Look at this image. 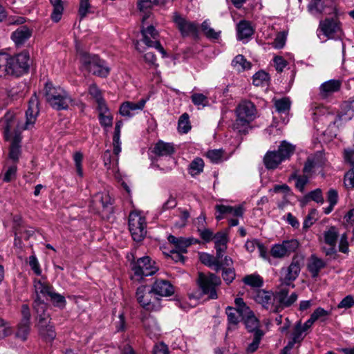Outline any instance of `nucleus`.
<instances>
[{
	"instance_id": "obj_1",
	"label": "nucleus",
	"mask_w": 354,
	"mask_h": 354,
	"mask_svg": "<svg viewBox=\"0 0 354 354\" xmlns=\"http://www.w3.org/2000/svg\"><path fill=\"white\" fill-rule=\"evenodd\" d=\"M44 97L50 106L57 110H66L73 102L71 95L63 88L46 82L44 87Z\"/></svg>"
},
{
	"instance_id": "obj_2",
	"label": "nucleus",
	"mask_w": 354,
	"mask_h": 354,
	"mask_svg": "<svg viewBox=\"0 0 354 354\" xmlns=\"http://www.w3.org/2000/svg\"><path fill=\"white\" fill-rule=\"evenodd\" d=\"M257 109L250 101L241 102L236 109V118L232 127L240 133H248L250 123L256 118Z\"/></svg>"
},
{
	"instance_id": "obj_3",
	"label": "nucleus",
	"mask_w": 354,
	"mask_h": 354,
	"mask_svg": "<svg viewBox=\"0 0 354 354\" xmlns=\"http://www.w3.org/2000/svg\"><path fill=\"white\" fill-rule=\"evenodd\" d=\"M7 55L5 66L6 75L19 77L28 73L30 66V57L27 52L20 53L13 57L6 53Z\"/></svg>"
},
{
	"instance_id": "obj_4",
	"label": "nucleus",
	"mask_w": 354,
	"mask_h": 354,
	"mask_svg": "<svg viewBox=\"0 0 354 354\" xmlns=\"http://www.w3.org/2000/svg\"><path fill=\"white\" fill-rule=\"evenodd\" d=\"M295 147L283 140L277 151H268L263 158L265 167L268 169H276L283 161L288 159L294 153Z\"/></svg>"
},
{
	"instance_id": "obj_5",
	"label": "nucleus",
	"mask_w": 354,
	"mask_h": 354,
	"mask_svg": "<svg viewBox=\"0 0 354 354\" xmlns=\"http://www.w3.org/2000/svg\"><path fill=\"white\" fill-rule=\"evenodd\" d=\"M131 268L134 279L138 281H141L145 277L152 276L158 270L156 262L148 256L133 259L131 262Z\"/></svg>"
},
{
	"instance_id": "obj_6",
	"label": "nucleus",
	"mask_w": 354,
	"mask_h": 354,
	"mask_svg": "<svg viewBox=\"0 0 354 354\" xmlns=\"http://www.w3.org/2000/svg\"><path fill=\"white\" fill-rule=\"evenodd\" d=\"M80 60L85 68L95 75L106 77L109 74L110 69L105 62L96 55L82 53Z\"/></svg>"
},
{
	"instance_id": "obj_7",
	"label": "nucleus",
	"mask_w": 354,
	"mask_h": 354,
	"mask_svg": "<svg viewBox=\"0 0 354 354\" xmlns=\"http://www.w3.org/2000/svg\"><path fill=\"white\" fill-rule=\"evenodd\" d=\"M145 218L138 212H132L129 216V229L134 241H141L147 234Z\"/></svg>"
},
{
	"instance_id": "obj_8",
	"label": "nucleus",
	"mask_w": 354,
	"mask_h": 354,
	"mask_svg": "<svg viewBox=\"0 0 354 354\" xmlns=\"http://www.w3.org/2000/svg\"><path fill=\"white\" fill-rule=\"evenodd\" d=\"M317 32H322L326 39H341L342 30L341 23L337 17L326 18L320 21Z\"/></svg>"
},
{
	"instance_id": "obj_9",
	"label": "nucleus",
	"mask_w": 354,
	"mask_h": 354,
	"mask_svg": "<svg viewBox=\"0 0 354 354\" xmlns=\"http://www.w3.org/2000/svg\"><path fill=\"white\" fill-rule=\"evenodd\" d=\"M175 152V148L172 143L165 142L162 140L158 141L153 149L152 153L155 154L156 160L159 161L162 158H165L167 161V165L164 170L166 171L171 170L176 165V160L173 157Z\"/></svg>"
},
{
	"instance_id": "obj_10",
	"label": "nucleus",
	"mask_w": 354,
	"mask_h": 354,
	"mask_svg": "<svg viewBox=\"0 0 354 354\" xmlns=\"http://www.w3.org/2000/svg\"><path fill=\"white\" fill-rule=\"evenodd\" d=\"M221 283L219 277L213 273L204 274L200 273L198 277V283L203 295H207L209 299H214L217 298L216 287Z\"/></svg>"
},
{
	"instance_id": "obj_11",
	"label": "nucleus",
	"mask_w": 354,
	"mask_h": 354,
	"mask_svg": "<svg viewBox=\"0 0 354 354\" xmlns=\"http://www.w3.org/2000/svg\"><path fill=\"white\" fill-rule=\"evenodd\" d=\"M299 245L300 244L297 239H291L284 240L281 243L273 245L270 250V254L274 258L281 259L295 252Z\"/></svg>"
},
{
	"instance_id": "obj_12",
	"label": "nucleus",
	"mask_w": 354,
	"mask_h": 354,
	"mask_svg": "<svg viewBox=\"0 0 354 354\" xmlns=\"http://www.w3.org/2000/svg\"><path fill=\"white\" fill-rule=\"evenodd\" d=\"M141 33L142 40L147 47L154 48L162 55V57L167 55L166 51L158 40L159 33L153 26L151 25L147 28L142 27Z\"/></svg>"
},
{
	"instance_id": "obj_13",
	"label": "nucleus",
	"mask_w": 354,
	"mask_h": 354,
	"mask_svg": "<svg viewBox=\"0 0 354 354\" xmlns=\"http://www.w3.org/2000/svg\"><path fill=\"white\" fill-rule=\"evenodd\" d=\"M173 21L183 37L189 35L194 37L198 35V28L194 22L187 21L178 12L174 13Z\"/></svg>"
},
{
	"instance_id": "obj_14",
	"label": "nucleus",
	"mask_w": 354,
	"mask_h": 354,
	"mask_svg": "<svg viewBox=\"0 0 354 354\" xmlns=\"http://www.w3.org/2000/svg\"><path fill=\"white\" fill-rule=\"evenodd\" d=\"M288 291L282 289L275 293V307L274 313H278L282 311L285 308L290 306L297 299V295L295 292L288 296Z\"/></svg>"
},
{
	"instance_id": "obj_15",
	"label": "nucleus",
	"mask_w": 354,
	"mask_h": 354,
	"mask_svg": "<svg viewBox=\"0 0 354 354\" xmlns=\"http://www.w3.org/2000/svg\"><path fill=\"white\" fill-rule=\"evenodd\" d=\"M92 205L95 207L96 212H98L100 207L103 211L107 213H112L113 207L112 206V199L106 192L97 193L92 198Z\"/></svg>"
},
{
	"instance_id": "obj_16",
	"label": "nucleus",
	"mask_w": 354,
	"mask_h": 354,
	"mask_svg": "<svg viewBox=\"0 0 354 354\" xmlns=\"http://www.w3.org/2000/svg\"><path fill=\"white\" fill-rule=\"evenodd\" d=\"M169 243L174 245L175 247L174 250L180 251L181 252L187 253V248L193 244L199 243V241L193 237H176L173 235H169L167 238Z\"/></svg>"
},
{
	"instance_id": "obj_17",
	"label": "nucleus",
	"mask_w": 354,
	"mask_h": 354,
	"mask_svg": "<svg viewBox=\"0 0 354 354\" xmlns=\"http://www.w3.org/2000/svg\"><path fill=\"white\" fill-rule=\"evenodd\" d=\"M147 102V100L145 99H141L137 102H125L122 103L120 107V113L122 116H127L131 118L136 113L142 111Z\"/></svg>"
},
{
	"instance_id": "obj_18",
	"label": "nucleus",
	"mask_w": 354,
	"mask_h": 354,
	"mask_svg": "<svg viewBox=\"0 0 354 354\" xmlns=\"http://www.w3.org/2000/svg\"><path fill=\"white\" fill-rule=\"evenodd\" d=\"M256 301L264 308L274 313L275 307V294L264 290H259L256 297Z\"/></svg>"
},
{
	"instance_id": "obj_19",
	"label": "nucleus",
	"mask_w": 354,
	"mask_h": 354,
	"mask_svg": "<svg viewBox=\"0 0 354 354\" xmlns=\"http://www.w3.org/2000/svg\"><path fill=\"white\" fill-rule=\"evenodd\" d=\"M50 319L44 320L43 318H41L40 322H38L36 325L39 335L46 342H52L56 337L54 326L50 324Z\"/></svg>"
},
{
	"instance_id": "obj_20",
	"label": "nucleus",
	"mask_w": 354,
	"mask_h": 354,
	"mask_svg": "<svg viewBox=\"0 0 354 354\" xmlns=\"http://www.w3.org/2000/svg\"><path fill=\"white\" fill-rule=\"evenodd\" d=\"M154 295L161 297H169L174 293L173 285L167 280L156 279L152 285Z\"/></svg>"
},
{
	"instance_id": "obj_21",
	"label": "nucleus",
	"mask_w": 354,
	"mask_h": 354,
	"mask_svg": "<svg viewBox=\"0 0 354 354\" xmlns=\"http://www.w3.org/2000/svg\"><path fill=\"white\" fill-rule=\"evenodd\" d=\"M39 102L36 94H34L28 102V107L26 111V129L29 127V125H32L35 121L37 116L39 113Z\"/></svg>"
},
{
	"instance_id": "obj_22",
	"label": "nucleus",
	"mask_w": 354,
	"mask_h": 354,
	"mask_svg": "<svg viewBox=\"0 0 354 354\" xmlns=\"http://www.w3.org/2000/svg\"><path fill=\"white\" fill-rule=\"evenodd\" d=\"M154 295L152 288L149 289L147 286H140L136 290V299L138 302L145 308H149Z\"/></svg>"
},
{
	"instance_id": "obj_23",
	"label": "nucleus",
	"mask_w": 354,
	"mask_h": 354,
	"mask_svg": "<svg viewBox=\"0 0 354 354\" xmlns=\"http://www.w3.org/2000/svg\"><path fill=\"white\" fill-rule=\"evenodd\" d=\"M236 32L237 39L245 43L248 42L249 38L254 34V30L252 27L250 22L241 20L236 26Z\"/></svg>"
},
{
	"instance_id": "obj_24",
	"label": "nucleus",
	"mask_w": 354,
	"mask_h": 354,
	"mask_svg": "<svg viewBox=\"0 0 354 354\" xmlns=\"http://www.w3.org/2000/svg\"><path fill=\"white\" fill-rule=\"evenodd\" d=\"M342 86V82L338 80H330L322 83L319 87V94L322 98H327L328 96L338 91Z\"/></svg>"
},
{
	"instance_id": "obj_25",
	"label": "nucleus",
	"mask_w": 354,
	"mask_h": 354,
	"mask_svg": "<svg viewBox=\"0 0 354 354\" xmlns=\"http://www.w3.org/2000/svg\"><path fill=\"white\" fill-rule=\"evenodd\" d=\"M142 322L147 334L150 337H155L160 335V327L156 319L153 317L151 315L145 316L142 318Z\"/></svg>"
},
{
	"instance_id": "obj_26",
	"label": "nucleus",
	"mask_w": 354,
	"mask_h": 354,
	"mask_svg": "<svg viewBox=\"0 0 354 354\" xmlns=\"http://www.w3.org/2000/svg\"><path fill=\"white\" fill-rule=\"evenodd\" d=\"M215 249L218 257H223L228 242V231L218 232L214 234Z\"/></svg>"
},
{
	"instance_id": "obj_27",
	"label": "nucleus",
	"mask_w": 354,
	"mask_h": 354,
	"mask_svg": "<svg viewBox=\"0 0 354 354\" xmlns=\"http://www.w3.org/2000/svg\"><path fill=\"white\" fill-rule=\"evenodd\" d=\"M301 271V263L297 257H294L291 263L286 270L284 281L288 283L295 281Z\"/></svg>"
},
{
	"instance_id": "obj_28",
	"label": "nucleus",
	"mask_w": 354,
	"mask_h": 354,
	"mask_svg": "<svg viewBox=\"0 0 354 354\" xmlns=\"http://www.w3.org/2000/svg\"><path fill=\"white\" fill-rule=\"evenodd\" d=\"M221 258V257H218V253H216L215 257L205 252L201 253L199 255V259L201 262L203 264L211 268L216 272L221 270V264L220 263Z\"/></svg>"
},
{
	"instance_id": "obj_29",
	"label": "nucleus",
	"mask_w": 354,
	"mask_h": 354,
	"mask_svg": "<svg viewBox=\"0 0 354 354\" xmlns=\"http://www.w3.org/2000/svg\"><path fill=\"white\" fill-rule=\"evenodd\" d=\"M31 30L26 26L18 28L11 35V39L19 46L24 44L31 36Z\"/></svg>"
},
{
	"instance_id": "obj_30",
	"label": "nucleus",
	"mask_w": 354,
	"mask_h": 354,
	"mask_svg": "<svg viewBox=\"0 0 354 354\" xmlns=\"http://www.w3.org/2000/svg\"><path fill=\"white\" fill-rule=\"evenodd\" d=\"M326 263L320 258L315 255H311L307 265V268L313 278H317L319 276V272L322 269L324 268Z\"/></svg>"
},
{
	"instance_id": "obj_31",
	"label": "nucleus",
	"mask_w": 354,
	"mask_h": 354,
	"mask_svg": "<svg viewBox=\"0 0 354 354\" xmlns=\"http://www.w3.org/2000/svg\"><path fill=\"white\" fill-rule=\"evenodd\" d=\"M21 137L20 133H16L11 142L8 157L15 164L17 163L20 158Z\"/></svg>"
},
{
	"instance_id": "obj_32",
	"label": "nucleus",
	"mask_w": 354,
	"mask_h": 354,
	"mask_svg": "<svg viewBox=\"0 0 354 354\" xmlns=\"http://www.w3.org/2000/svg\"><path fill=\"white\" fill-rule=\"evenodd\" d=\"M342 109L346 110V113L344 114H337L335 116V119L333 122H330V124H333V125L337 124L339 126V122L342 120L344 119L348 120L352 118L354 113V99L344 102L342 104Z\"/></svg>"
},
{
	"instance_id": "obj_33",
	"label": "nucleus",
	"mask_w": 354,
	"mask_h": 354,
	"mask_svg": "<svg viewBox=\"0 0 354 354\" xmlns=\"http://www.w3.org/2000/svg\"><path fill=\"white\" fill-rule=\"evenodd\" d=\"M225 313L227 317L228 330L234 328L241 320L243 319L244 315L241 314L233 307L227 306L225 309Z\"/></svg>"
},
{
	"instance_id": "obj_34",
	"label": "nucleus",
	"mask_w": 354,
	"mask_h": 354,
	"mask_svg": "<svg viewBox=\"0 0 354 354\" xmlns=\"http://www.w3.org/2000/svg\"><path fill=\"white\" fill-rule=\"evenodd\" d=\"M322 159L323 155L321 152L308 156L304 164L303 172L306 174H310L315 167L320 166L323 163Z\"/></svg>"
},
{
	"instance_id": "obj_35",
	"label": "nucleus",
	"mask_w": 354,
	"mask_h": 354,
	"mask_svg": "<svg viewBox=\"0 0 354 354\" xmlns=\"http://www.w3.org/2000/svg\"><path fill=\"white\" fill-rule=\"evenodd\" d=\"M32 307L37 314L38 322H40L41 318H43L44 320L50 319L49 315L46 313L47 304L41 297L35 298Z\"/></svg>"
},
{
	"instance_id": "obj_36",
	"label": "nucleus",
	"mask_w": 354,
	"mask_h": 354,
	"mask_svg": "<svg viewBox=\"0 0 354 354\" xmlns=\"http://www.w3.org/2000/svg\"><path fill=\"white\" fill-rule=\"evenodd\" d=\"M2 122L3 123L4 138L6 140H8L11 137V131L15 125V115L12 113H7L4 115Z\"/></svg>"
},
{
	"instance_id": "obj_37",
	"label": "nucleus",
	"mask_w": 354,
	"mask_h": 354,
	"mask_svg": "<svg viewBox=\"0 0 354 354\" xmlns=\"http://www.w3.org/2000/svg\"><path fill=\"white\" fill-rule=\"evenodd\" d=\"M34 288L35 292V297H48L53 290V288L44 283H42L40 280H34Z\"/></svg>"
},
{
	"instance_id": "obj_38",
	"label": "nucleus",
	"mask_w": 354,
	"mask_h": 354,
	"mask_svg": "<svg viewBox=\"0 0 354 354\" xmlns=\"http://www.w3.org/2000/svg\"><path fill=\"white\" fill-rule=\"evenodd\" d=\"M242 320L244 321L245 328L249 332H252L255 334L257 330H261L259 328V320L252 310L248 315H245Z\"/></svg>"
},
{
	"instance_id": "obj_39",
	"label": "nucleus",
	"mask_w": 354,
	"mask_h": 354,
	"mask_svg": "<svg viewBox=\"0 0 354 354\" xmlns=\"http://www.w3.org/2000/svg\"><path fill=\"white\" fill-rule=\"evenodd\" d=\"M232 66L239 72H242L251 68V63L242 55H236L232 61Z\"/></svg>"
},
{
	"instance_id": "obj_40",
	"label": "nucleus",
	"mask_w": 354,
	"mask_h": 354,
	"mask_svg": "<svg viewBox=\"0 0 354 354\" xmlns=\"http://www.w3.org/2000/svg\"><path fill=\"white\" fill-rule=\"evenodd\" d=\"M53 6V12L51 13V19L54 22H58L62 16L64 11V6L62 0H49Z\"/></svg>"
},
{
	"instance_id": "obj_41",
	"label": "nucleus",
	"mask_w": 354,
	"mask_h": 354,
	"mask_svg": "<svg viewBox=\"0 0 354 354\" xmlns=\"http://www.w3.org/2000/svg\"><path fill=\"white\" fill-rule=\"evenodd\" d=\"M243 282L253 288H260L263 286V278L257 273L248 274L243 279Z\"/></svg>"
},
{
	"instance_id": "obj_42",
	"label": "nucleus",
	"mask_w": 354,
	"mask_h": 354,
	"mask_svg": "<svg viewBox=\"0 0 354 354\" xmlns=\"http://www.w3.org/2000/svg\"><path fill=\"white\" fill-rule=\"evenodd\" d=\"M338 236L339 233L337 228L332 226L324 233V242L329 246H336Z\"/></svg>"
},
{
	"instance_id": "obj_43",
	"label": "nucleus",
	"mask_w": 354,
	"mask_h": 354,
	"mask_svg": "<svg viewBox=\"0 0 354 354\" xmlns=\"http://www.w3.org/2000/svg\"><path fill=\"white\" fill-rule=\"evenodd\" d=\"M225 151L223 149H210L206 153V157L214 164H218L224 160Z\"/></svg>"
},
{
	"instance_id": "obj_44",
	"label": "nucleus",
	"mask_w": 354,
	"mask_h": 354,
	"mask_svg": "<svg viewBox=\"0 0 354 354\" xmlns=\"http://www.w3.org/2000/svg\"><path fill=\"white\" fill-rule=\"evenodd\" d=\"M325 8V0L311 1L308 6V11L314 15L323 12L326 13Z\"/></svg>"
},
{
	"instance_id": "obj_45",
	"label": "nucleus",
	"mask_w": 354,
	"mask_h": 354,
	"mask_svg": "<svg viewBox=\"0 0 354 354\" xmlns=\"http://www.w3.org/2000/svg\"><path fill=\"white\" fill-rule=\"evenodd\" d=\"M253 84L256 86H264L268 84L270 76L263 71H259L253 75Z\"/></svg>"
},
{
	"instance_id": "obj_46",
	"label": "nucleus",
	"mask_w": 354,
	"mask_h": 354,
	"mask_svg": "<svg viewBox=\"0 0 354 354\" xmlns=\"http://www.w3.org/2000/svg\"><path fill=\"white\" fill-rule=\"evenodd\" d=\"M48 297H50V301L54 306L60 309H64L65 308L66 305V301L64 296L56 292L54 290V288Z\"/></svg>"
},
{
	"instance_id": "obj_47",
	"label": "nucleus",
	"mask_w": 354,
	"mask_h": 354,
	"mask_svg": "<svg viewBox=\"0 0 354 354\" xmlns=\"http://www.w3.org/2000/svg\"><path fill=\"white\" fill-rule=\"evenodd\" d=\"M191 129L189 116L188 113H184L179 118L178 122V130L180 133H187Z\"/></svg>"
},
{
	"instance_id": "obj_48",
	"label": "nucleus",
	"mask_w": 354,
	"mask_h": 354,
	"mask_svg": "<svg viewBox=\"0 0 354 354\" xmlns=\"http://www.w3.org/2000/svg\"><path fill=\"white\" fill-rule=\"evenodd\" d=\"M204 162L201 158H196L189 165V173L192 176H196L203 171Z\"/></svg>"
},
{
	"instance_id": "obj_49",
	"label": "nucleus",
	"mask_w": 354,
	"mask_h": 354,
	"mask_svg": "<svg viewBox=\"0 0 354 354\" xmlns=\"http://www.w3.org/2000/svg\"><path fill=\"white\" fill-rule=\"evenodd\" d=\"M291 102L288 97H283L274 102L276 111L279 113H286L290 109Z\"/></svg>"
},
{
	"instance_id": "obj_50",
	"label": "nucleus",
	"mask_w": 354,
	"mask_h": 354,
	"mask_svg": "<svg viewBox=\"0 0 354 354\" xmlns=\"http://www.w3.org/2000/svg\"><path fill=\"white\" fill-rule=\"evenodd\" d=\"M263 336V332L262 330H257L255 332L252 342L246 348L248 353H252L257 350Z\"/></svg>"
},
{
	"instance_id": "obj_51",
	"label": "nucleus",
	"mask_w": 354,
	"mask_h": 354,
	"mask_svg": "<svg viewBox=\"0 0 354 354\" xmlns=\"http://www.w3.org/2000/svg\"><path fill=\"white\" fill-rule=\"evenodd\" d=\"M30 330V323H24L20 322L18 325L17 331L16 333L17 337L21 339L23 341L27 339L28 335Z\"/></svg>"
},
{
	"instance_id": "obj_52",
	"label": "nucleus",
	"mask_w": 354,
	"mask_h": 354,
	"mask_svg": "<svg viewBox=\"0 0 354 354\" xmlns=\"http://www.w3.org/2000/svg\"><path fill=\"white\" fill-rule=\"evenodd\" d=\"M304 199L306 201H313L319 204H322L324 201L322 189L319 188L310 192L304 196Z\"/></svg>"
},
{
	"instance_id": "obj_53",
	"label": "nucleus",
	"mask_w": 354,
	"mask_h": 354,
	"mask_svg": "<svg viewBox=\"0 0 354 354\" xmlns=\"http://www.w3.org/2000/svg\"><path fill=\"white\" fill-rule=\"evenodd\" d=\"M192 103L197 106L205 107L208 105L209 100L207 97L203 93H194L191 96Z\"/></svg>"
},
{
	"instance_id": "obj_54",
	"label": "nucleus",
	"mask_w": 354,
	"mask_h": 354,
	"mask_svg": "<svg viewBox=\"0 0 354 354\" xmlns=\"http://www.w3.org/2000/svg\"><path fill=\"white\" fill-rule=\"evenodd\" d=\"M177 216L179 218L178 221L175 222V226L178 228L185 227L187 223L188 218H189V212L187 209H178Z\"/></svg>"
},
{
	"instance_id": "obj_55",
	"label": "nucleus",
	"mask_w": 354,
	"mask_h": 354,
	"mask_svg": "<svg viewBox=\"0 0 354 354\" xmlns=\"http://www.w3.org/2000/svg\"><path fill=\"white\" fill-rule=\"evenodd\" d=\"M330 314V311L326 310L323 308L319 307L314 310L310 316L315 322L318 319H320L321 322H325Z\"/></svg>"
},
{
	"instance_id": "obj_56",
	"label": "nucleus",
	"mask_w": 354,
	"mask_h": 354,
	"mask_svg": "<svg viewBox=\"0 0 354 354\" xmlns=\"http://www.w3.org/2000/svg\"><path fill=\"white\" fill-rule=\"evenodd\" d=\"M73 160L77 175L82 178L84 176L82 169L83 154L80 151L75 152L73 155Z\"/></svg>"
},
{
	"instance_id": "obj_57",
	"label": "nucleus",
	"mask_w": 354,
	"mask_h": 354,
	"mask_svg": "<svg viewBox=\"0 0 354 354\" xmlns=\"http://www.w3.org/2000/svg\"><path fill=\"white\" fill-rule=\"evenodd\" d=\"M304 333H305V331L302 329L301 323L299 322L294 328V330L292 333V339L297 343L301 342L305 337Z\"/></svg>"
},
{
	"instance_id": "obj_58",
	"label": "nucleus",
	"mask_w": 354,
	"mask_h": 354,
	"mask_svg": "<svg viewBox=\"0 0 354 354\" xmlns=\"http://www.w3.org/2000/svg\"><path fill=\"white\" fill-rule=\"evenodd\" d=\"M235 309H237L238 311L241 312V314L248 315V313H250L251 310L250 308L246 305V304L244 302L243 299L242 298H236L235 301Z\"/></svg>"
},
{
	"instance_id": "obj_59",
	"label": "nucleus",
	"mask_w": 354,
	"mask_h": 354,
	"mask_svg": "<svg viewBox=\"0 0 354 354\" xmlns=\"http://www.w3.org/2000/svg\"><path fill=\"white\" fill-rule=\"evenodd\" d=\"M235 309H237L238 311L241 312V314L248 315V313H250L251 310L250 308L246 305V304L244 302L243 299L242 298H236L235 301Z\"/></svg>"
},
{
	"instance_id": "obj_60",
	"label": "nucleus",
	"mask_w": 354,
	"mask_h": 354,
	"mask_svg": "<svg viewBox=\"0 0 354 354\" xmlns=\"http://www.w3.org/2000/svg\"><path fill=\"white\" fill-rule=\"evenodd\" d=\"M222 277L227 284H230L235 279L236 274L233 268H223L222 270Z\"/></svg>"
},
{
	"instance_id": "obj_61",
	"label": "nucleus",
	"mask_w": 354,
	"mask_h": 354,
	"mask_svg": "<svg viewBox=\"0 0 354 354\" xmlns=\"http://www.w3.org/2000/svg\"><path fill=\"white\" fill-rule=\"evenodd\" d=\"M28 263L30 267L31 268L34 273L37 276L41 275V270L40 268V265L37 258L35 254L30 256Z\"/></svg>"
},
{
	"instance_id": "obj_62",
	"label": "nucleus",
	"mask_w": 354,
	"mask_h": 354,
	"mask_svg": "<svg viewBox=\"0 0 354 354\" xmlns=\"http://www.w3.org/2000/svg\"><path fill=\"white\" fill-rule=\"evenodd\" d=\"M198 232L199 233L201 238L205 242L208 243L213 240L214 239V234L213 232L208 228H200L199 227H198Z\"/></svg>"
},
{
	"instance_id": "obj_63",
	"label": "nucleus",
	"mask_w": 354,
	"mask_h": 354,
	"mask_svg": "<svg viewBox=\"0 0 354 354\" xmlns=\"http://www.w3.org/2000/svg\"><path fill=\"white\" fill-rule=\"evenodd\" d=\"M99 121L100 124L104 127H111L113 124V118L111 114L109 113H99Z\"/></svg>"
},
{
	"instance_id": "obj_64",
	"label": "nucleus",
	"mask_w": 354,
	"mask_h": 354,
	"mask_svg": "<svg viewBox=\"0 0 354 354\" xmlns=\"http://www.w3.org/2000/svg\"><path fill=\"white\" fill-rule=\"evenodd\" d=\"M353 306H354V297L351 295L343 298L337 305L338 308L345 309L350 308Z\"/></svg>"
}]
</instances>
